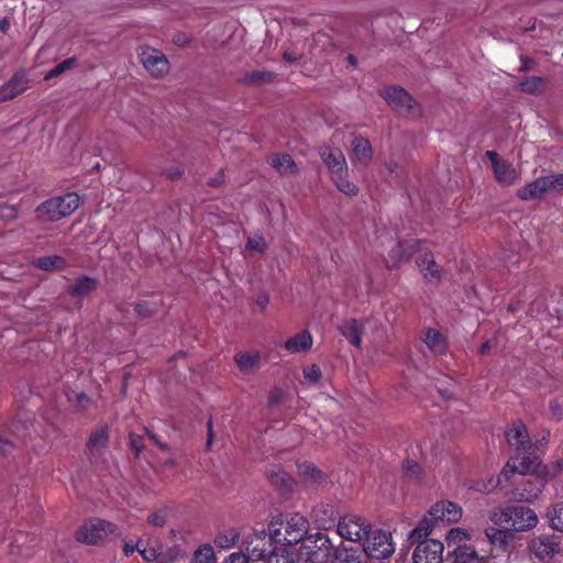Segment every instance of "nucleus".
<instances>
[{
  "instance_id": "obj_1",
  "label": "nucleus",
  "mask_w": 563,
  "mask_h": 563,
  "mask_svg": "<svg viewBox=\"0 0 563 563\" xmlns=\"http://www.w3.org/2000/svg\"><path fill=\"white\" fill-rule=\"evenodd\" d=\"M462 517V508L452 501L435 503L428 514L409 533L411 544L417 543L412 554L413 563H442L444 545L437 539H427L435 528L457 522Z\"/></svg>"
},
{
  "instance_id": "obj_2",
  "label": "nucleus",
  "mask_w": 563,
  "mask_h": 563,
  "mask_svg": "<svg viewBox=\"0 0 563 563\" xmlns=\"http://www.w3.org/2000/svg\"><path fill=\"white\" fill-rule=\"evenodd\" d=\"M509 473L516 475V478L514 479L515 487L512 490V496L515 499L531 503L540 496L544 488L543 481L533 475L527 476L522 473L517 474L516 466H511L509 463H507L504 470L501 471V474L498 477L496 484H494L492 479L487 484L477 483L473 488L476 489L477 492L487 494L492 492L496 487V485L501 483V477H505L507 479Z\"/></svg>"
},
{
  "instance_id": "obj_3",
  "label": "nucleus",
  "mask_w": 563,
  "mask_h": 563,
  "mask_svg": "<svg viewBox=\"0 0 563 563\" xmlns=\"http://www.w3.org/2000/svg\"><path fill=\"white\" fill-rule=\"evenodd\" d=\"M309 529V521L300 514H291L285 519L273 518L269 523L271 538L278 545L289 547L302 542Z\"/></svg>"
},
{
  "instance_id": "obj_4",
  "label": "nucleus",
  "mask_w": 563,
  "mask_h": 563,
  "mask_svg": "<svg viewBox=\"0 0 563 563\" xmlns=\"http://www.w3.org/2000/svg\"><path fill=\"white\" fill-rule=\"evenodd\" d=\"M80 205V197L76 192H67L43 201L35 210L38 220L56 222L73 214Z\"/></svg>"
},
{
  "instance_id": "obj_5",
  "label": "nucleus",
  "mask_w": 563,
  "mask_h": 563,
  "mask_svg": "<svg viewBox=\"0 0 563 563\" xmlns=\"http://www.w3.org/2000/svg\"><path fill=\"white\" fill-rule=\"evenodd\" d=\"M334 553L331 540L322 532L306 537L301 544V554L311 563H328Z\"/></svg>"
},
{
  "instance_id": "obj_6",
  "label": "nucleus",
  "mask_w": 563,
  "mask_h": 563,
  "mask_svg": "<svg viewBox=\"0 0 563 563\" xmlns=\"http://www.w3.org/2000/svg\"><path fill=\"white\" fill-rule=\"evenodd\" d=\"M498 523L507 526L510 531H526L537 526L538 517L532 509L514 505L503 509Z\"/></svg>"
},
{
  "instance_id": "obj_7",
  "label": "nucleus",
  "mask_w": 563,
  "mask_h": 563,
  "mask_svg": "<svg viewBox=\"0 0 563 563\" xmlns=\"http://www.w3.org/2000/svg\"><path fill=\"white\" fill-rule=\"evenodd\" d=\"M379 95L401 115L419 117L421 109L417 101L401 87L391 86L380 90Z\"/></svg>"
},
{
  "instance_id": "obj_8",
  "label": "nucleus",
  "mask_w": 563,
  "mask_h": 563,
  "mask_svg": "<svg viewBox=\"0 0 563 563\" xmlns=\"http://www.w3.org/2000/svg\"><path fill=\"white\" fill-rule=\"evenodd\" d=\"M363 545L365 553L376 560L386 559L395 551L390 532L382 529L371 530Z\"/></svg>"
},
{
  "instance_id": "obj_9",
  "label": "nucleus",
  "mask_w": 563,
  "mask_h": 563,
  "mask_svg": "<svg viewBox=\"0 0 563 563\" xmlns=\"http://www.w3.org/2000/svg\"><path fill=\"white\" fill-rule=\"evenodd\" d=\"M119 533L118 526L107 520L96 519L76 531V540L87 544H97L107 536Z\"/></svg>"
},
{
  "instance_id": "obj_10",
  "label": "nucleus",
  "mask_w": 563,
  "mask_h": 563,
  "mask_svg": "<svg viewBox=\"0 0 563 563\" xmlns=\"http://www.w3.org/2000/svg\"><path fill=\"white\" fill-rule=\"evenodd\" d=\"M371 530V525L366 519L357 515H345L340 518L338 523V533L353 542L364 541Z\"/></svg>"
},
{
  "instance_id": "obj_11",
  "label": "nucleus",
  "mask_w": 563,
  "mask_h": 563,
  "mask_svg": "<svg viewBox=\"0 0 563 563\" xmlns=\"http://www.w3.org/2000/svg\"><path fill=\"white\" fill-rule=\"evenodd\" d=\"M561 542L555 536H540L533 538L529 544V551L533 563H548L556 551H562Z\"/></svg>"
},
{
  "instance_id": "obj_12",
  "label": "nucleus",
  "mask_w": 563,
  "mask_h": 563,
  "mask_svg": "<svg viewBox=\"0 0 563 563\" xmlns=\"http://www.w3.org/2000/svg\"><path fill=\"white\" fill-rule=\"evenodd\" d=\"M424 243L426 240L420 239L399 241L388 253L387 268H397L402 263L408 262L416 253L422 251Z\"/></svg>"
},
{
  "instance_id": "obj_13",
  "label": "nucleus",
  "mask_w": 563,
  "mask_h": 563,
  "mask_svg": "<svg viewBox=\"0 0 563 563\" xmlns=\"http://www.w3.org/2000/svg\"><path fill=\"white\" fill-rule=\"evenodd\" d=\"M278 547V543L271 538V531H255L250 541L246 542V551L253 561H265Z\"/></svg>"
},
{
  "instance_id": "obj_14",
  "label": "nucleus",
  "mask_w": 563,
  "mask_h": 563,
  "mask_svg": "<svg viewBox=\"0 0 563 563\" xmlns=\"http://www.w3.org/2000/svg\"><path fill=\"white\" fill-rule=\"evenodd\" d=\"M140 62L153 77H162L169 70L168 58L158 49L145 46L139 53Z\"/></svg>"
},
{
  "instance_id": "obj_15",
  "label": "nucleus",
  "mask_w": 563,
  "mask_h": 563,
  "mask_svg": "<svg viewBox=\"0 0 563 563\" xmlns=\"http://www.w3.org/2000/svg\"><path fill=\"white\" fill-rule=\"evenodd\" d=\"M323 164L331 174V178L336 175H347V165L344 154L340 148L323 146L319 151Z\"/></svg>"
},
{
  "instance_id": "obj_16",
  "label": "nucleus",
  "mask_w": 563,
  "mask_h": 563,
  "mask_svg": "<svg viewBox=\"0 0 563 563\" xmlns=\"http://www.w3.org/2000/svg\"><path fill=\"white\" fill-rule=\"evenodd\" d=\"M506 439L508 444L514 448L518 454H527L531 449V441L527 427L521 421L515 422L507 431Z\"/></svg>"
},
{
  "instance_id": "obj_17",
  "label": "nucleus",
  "mask_w": 563,
  "mask_h": 563,
  "mask_svg": "<svg viewBox=\"0 0 563 563\" xmlns=\"http://www.w3.org/2000/svg\"><path fill=\"white\" fill-rule=\"evenodd\" d=\"M27 78L24 70H18L0 87V102L14 99L27 89Z\"/></svg>"
},
{
  "instance_id": "obj_18",
  "label": "nucleus",
  "mask_w": 563,
  "mask_h": 563,
  "mask_svg": "<svg viewBox=\"0 0 563 563\" xmlns=\"http://www.w3.org/2000/svg\"><path fill=\"white\" fill-rule=\"evenodd\" d=\"M98 286L99 280L97 278L81 275L74 279V282L67 287L66 291L71 297L82 298L97 290Z\"/></svg>"
},
{
  "instance_id": "obj_19",
  "label": "nucleus",
  "mask_w": 563,
  "mask_h": 563,
  "mask_svg": "<svg viewBox=\"0 0 563 563\" xmlns=\"http://www.w3.org/2000/svg\"><path fill=\"white\" fill-rule=\"evenodd\" d=\"M549 191L548 178L545 176L539 177L533 181L521 187L517 191V197L520 200L528 201L540 199Z\"/></svg>"
},
{
  "instance_id": "obj_20",
  "label": "nucleus",
  "mask_w": 563,
  "mask_h": 563,
  "mask_svg": "<svg viewBox=\"0 0 563 563\" xmlns=\"http://www.w3.org/2000/svg\"><path fill=\"white\" fill-rule=\"evenodd\" d=\"M340 333L355 347H361L364 324L354 318L346 319L339 325Z\"/></svg>"
},
{
  "instance_id": "obj_21",
  "label": "nucleus",
  "mask_w": 563,
  "mask_h": 563,
  "mask_svg": "<svg viewBox=\"0 0 563 563\" xmlns=\"http://www.w3.org/2000/svg\"><path fill=\"white\" fill-rule=\"evenodd\" d=\"M109 442L108 427H100L93 430L86 444V453L95 457L101 453Z\"/></svg>"
},
{
  "instance_id": "obj_22",
  "label": "nucleus",
  "mask_w": 563,
  "mask_h": 563,
  "mask_svg": "<svg viewBox=\"0 0 563 563\" xmlns=\"http://www.w3.org/2000/svg\"><path fill=\"white\" fill-rule=\"evenodd\" d=\"M313 340L312 335L308 330H302L296 335L289 338L284 347L289 353H306L312 346Z\"/></svg>"
},
{
  "instance_id": "obj_23",
  "label": "nucleus",
  "mask_w": 563,
  "mask_h": 563,
  "mask_svg": "<svg viewBox=\"0 0 563 563\" xmlns=\"http://www.w3.org/2000/svg\"><path fill=\"white\" fill-rule=\"evenodd\" d=\"M234 362L242 373L249 374L260 368L261 355L257 351L238 352L234 355Z\"/></svg>"
},
{
  "instance_id": "obj_24",
  "label": "nucleus",
  "mask_w": 563,
  "mask_h": 563,
  "mask_svg": "<svg viewBox=\"0 0 563 563\" xmlns=\"http://www.w3.org/2000/svg\"><path fill=\"white\" fill-rule=\"evenodd\" d=\"M417 265L429 280H439L441 278V268L434 261L433 254L428 251L417 258Z\"/></svg>"
},
{
  "instance_id": "obj_25",
  "label": "nucleus",
  "mask_w": 563,
  "mask_h": 563,
  "mask_svg": "<svg viewBox=\"0 0 563 563\" xmlns=\"http://www.w3.org/2000/svg\"><path fill=\"white\" fill-rule=\"evenodd\" d=\"M271 484L279 490L282 495L290 494L295 486L294 478L284 471H271L268 473Z\"/></svg>"
},
{
  "instance_id": "obj_26",
  "label": "nucleus",
  "mask_w": 563,
  "mask_h": 563,
  "mask_svg": "<svg viewBox=\"0 0 563 563\" xmlns=\"http://www.w3.org/2000/svg\"><path fill=\"white\" fill-rule=\"evenodd\" d=\"M493 172L496 180L504 186L512 185L518 177L514 166L504 159L493 166Z\"/></svg>"
},
{
  "instance_id": "obj_27",
  "label": "nucleus",
  "mask_w": 563,
  "mask_h": 563,
  "mask_svg": "<svg viewBox=\"0 0 563 563\" xmlns=\"http://www.w3.org/2000/svg\"><path fill=\"white\" fill-rule=\"evenodd\" d=\"M423 342L433 354L442 355L446 352L448 345L442 333L437 329H427Z\"/></svg>"
},
{
  "instance_id": "obj_28",
  "label": "nucleus",
  "mask_w": 563,
  "mask_h": 563,
  "mask_svg": "<svg viewBox=\"0 0 563 563\" xmlns=\"http://www.w3.org/2000/svg\"><path fill=\"white\" fill-rule=\"evenodd\" d=\"M299 475L303 481L311 485H321L325 483L327 476L312 463L303 462L297 465Z\"/></svg>"
},
{
  "instance_id": "obj_29",
  "label": "nucleus",
  "mask_w": 563,
  "mask_h": 563,
  "mask_svg": "<svg viewBox=\"0 0 563 563\" xmlns=\"http://www.w3.org/2000/svg\"><path fill=\"white\" fill-rule=\"evenodd\" d=\"M451 563H479L481 558L477 552L470 545H457L449 552ZM449 560V558L446 559Z\"/></svg>"
},
{
  "instance_id": "obj_30",
  "label": "nucleus",
  "mask_w": 563,
  "mask_h": 563,
  "mask_svg": "<svg viewBox=\"0 0 563 563\" xmlns=\"http://www.w3.org/2000/svg\"><path fill=\"white\" fill-rule=\"evenodd\" d=\"M268 162L279 174L292 175L297 173L296 164L289 154H275L269 157Z\"/></svg>"
},
{
  "instance_id": "obj_31",
  "label": "nucleus",
  "mask_w": 563,
  "mask_h": 563,
  "mask_svg": "<svg viewBox=\"0 0 563 563\" xmlns=\"http://www.w3.org/2000/svg\"><path fill=\"white\" fill-rule=\"evenodd\" d=\"M485 534L489 542L500 550L506 549L509 538L512 537V532L508 529L507 526H505L504 529L489 527L485 530Z\"/></svg>"
},
{
  "instance_id": "obj_32",
  "label": "nucleus",
  "mask_w": 563,
  "mask_h": 563,
  "mask_svg": "<svg viewBox=\"0 0 563 563\" xmlns=\"http://www.w3.org/2000/svg\"><path fill=\"white\" fill-rule=\"evenodd\" d=\"M352 151L355 157L364 163H368L373 156V150L368 139L355 136L352 141Z\"/></svg>"
},
{
  "instance_id": "obj_33",
  "label": "nucleus",
  "mask_w": 563,
  "mask_h": 563,
  "mask_svg": "<svg viewBox=\"0 0 563 563\" xmlns=\"http://www.w3.org/2000/svg\"><path fill=\"white\" fill-rule=\"evenodd\" d=\"M34 266L46 272L62 271L66 267V261L64 257L58 255L42 256L34 261Z\"/></svg>"
},
{
  "instance_id": "obj_34",
  "label": "nucleus",
  "mask_w": 563,
  "mask_h": 563,
  "mask_svg": "<svg viewBox=\"0 0 563 563\" xmlns=\"http://www.w3.org/2000/svg\"><path fill=\"white\" fill-rule=\"evenodd\" d=\"M162 299L157 300H141L134 303V311L140 318H150L158 312L162 307Z\"/></svg>"
},
{
  "instance_id": "obj_35",
  "label": "nucleus",
  "mask_w": 563,
  "mask_h": 563,
  "mask_svg": "<svg viewBox=\"0 0 563 563\" xmlns=\"http://www.w3.org/2000/svg\"><path fill=\"white\" fill-rule=\"evenodd\" d=\"M550 527L563 532V500L553 504L547 512Z\"/></svg>"
},
{
  "instance_id": "obj_36",
  "label": "nucleus",
  "mask_w": 563,
  "mask_h": 563,
  "mask_svg": "<svg viewBox=\"0 0 563 563\" xmlns=\"http://www.w3.org/2000/svg\"><path fill=\"white\" fill-rule=\"evenodd\" d=\"M275 78V74L266 70H252L244 75L242 82L247 85H261L271 82Z\"/></svg>"
},
{
  "instance_id": "obj_37",
  "label": "nucleus",
  "mask_w": 563,
  "mask_h": 563,
  "mask_svg": "<svg viewBox=\"0 0 563 563\" xmlns=\"http://www.w3.org/2000/svg\"><path fill=\"white\" fill-rule=\"evenodd\" d=\"M402 473L406 478L412 482H421L423 477V470L421 465L418 462L409 459H406L402 462Z\"/></svg>"
},
{
  "instance_id": "obj_38",
  "label": "nucleus",
  "mask_w": 563,
  "mask_h": 563,
  "mask_svg": "<svg viewBox=\"0 0 563 563\" xmlns=\"http://www.w3.org/2000/svg\"><path fill=\"white\" fill-rule=\"evenodd\" d=\"M239 538L240 533L235 529H229L216 537L214 544L220 549H229L238 542Z\"/></svg>"
},
{
  "instance_id": "obj_39",
  "label": "nucleus",
  "mask_w": 563,
  "mask_h": 563,
  "mask_svg": "<svg viewBox=\"0 0 563 563\" xmlns=\"http://www.w3.org/2000/svg\"><path fill=\"white\" fill-rule=\"evenodd\" d=\"M544 84V79L538 76L526 77L519 82L520 90L527 93H538L540 92L542 86Z\"/></svg>"
},
{
  "instance_id": "obj_40",
  "label": "nucleus",
  "mask_w": 563,
  "mask_h": 563,
  "mask_svg": "<svg viewBox=\"0 0 563 563\" xmlns=\"http://www.w3.org/2000/svg\"><path fill=\"white\" fill-rule=\"evenodd\" d=\"M347 175H336L332 177L333 183L335 184L336 188L345 194L346 196H356L358 192V187L346 179Z\"/></svg>"
},
{
  "instance_id": "obj_41",
  "label": "nucleus",
  "mask_w": 563,
  "mask_h": 563,
  "mask_svg": "<svg viewBox=\"0 0 563 563\" xmlns=\"http://www.w3.org/2000/svg\"><path fill=\"white\" fill-rule=\"evenodd\" d=\"M194 563H212L214 551L210 544L200 545L194 553Z\"/></svg>"
},
{
  "instance_id": "obj_42",
  "label": "nucleus",
  "mask_w": 563,
  "mask_h": 563,
  "mask_svg": "<svg viewBox=\"0 0 563 563\" xmlns=\"http://www.w3.org/2000/svg\"><path fill=\"white\" fill-rule=\"evenodd\" d=\"M265 563H295L292 556L284 549L278 545L272 554L264 561Z\"/></svg>"
},
{
  "instance_id": "obj_43",
  "label": "nucleus",
  "mask_w": 563,
  "mask_h": 563,
  "mask_svg": "<svg viewBox=\"0 0 563 563\" xmlns=\"http://www.w3.org/2000/svg\"><path fill=\"white\" fill-rule=\"evenodd\" d=\"M266 249H267V244L262 234H257V235L247 238L245 250L256 251L262 254L266 251Z\"/></svg>"
},
{
  "instance_id": "obj_44",
  "label": "nucleus",
  "mask_w": 563,
  "mask_h": 563,
  "mask_svg": "<svg viewBox=\"0 0 563 563\" xmlns=\"http://www.w3.org/2000/svg\"><path fill=\"white\" fill-rule=\"evenodd\" d=\"M76 57H69L64 59L63 62L58 63L54 68H52L45 78L49 79L59 76L64 71L74 67L76 65Z\"/></svg>"
},
{
  "instance_id": "obj_45",
  "label": "nucleus",
  "mask_w": 563,
  "mask_h": 563,
  "mask_svg": "<svg viewBox=\"0 0 563 563\" xmlns=\"http://www.w3.org/2000/svg\"><path fill=\"white\" fill-rule=\"evenodd\" d=\"M167 517H168V509L162 508V509H158V510L150 514L147 517V522L153 527L162 528L166 525Z\"/></svg>"
},
{
  "instance_id": "obj_46",
  "label": "nucleus",
  "mask_w": 563,
  "mask_h": 563,
  "mask_svg": "<svg viewBox=\"0 0 563 563\" xmlns=\"http://www.w3.org/2000/svg\"><path fill=\"white\" fill-rule=\"evenodd\" d=\"M130 446L135 456H139L144 449V435L135 432L129 433Z\"/></svg>"
},
{
  "instance_id": "obj_47",
  "label": "nucleus",
  "mask_w": 563,
  "mask_h": 563,
  "mask_svg": "<svg viewBox=\"0 0 563 563\" xmlns=\"http://www.w3.org/2000/svg\"><path fill=\"white\" fill-rule=\"evenodd\" d=\"M548 178L549 190L562 191L563 190V173L545 176Z\"/></svg>"
},
{
  "instance_id": "obj_48",
  "label": "nucleus",
  "mask_w": 563,
  "mask_h": 563,
  "mask_svg": "<svg viewBox=\"0 0 563 563\" xmlns=\"http://www.w3.org/2000/svg\"><path fill=\"white\" fill-rule=\"evenodd\" d=\"M303 376L308 382L316 384L321 378V371L317 365H311L303 369Z\"/></svg>"
},
{
  "instance_id": "obj_49",
  "label": "nucleus",
  "mask_w": 563,
  "mask_h": 563,
  "mask_svg": "<svg viewBox=\"0 0 563 563\" xmlns=\"http://www.w3.org/2000/svg\"><path fill=\"white\" fill-rule=\"evenodd\" d=\"M139 553L142 555V558L146 561V562H153L155 561L159 553L157 551V549L155 548H141V545L139 544Z\"/></svg>"
},
{
  "instance_id": "obj_50",
  "label": "nucleus",
  "mask_w": 563,
  "mask_h": 563,
  "mask_svg": "<svg viewBox=\"0 0 563 563\" xmlns=\"http://www.w3.org/2000/svg\"><path fill=\"white\" fill-rule=\"evenodd\" d=\"M268 303H269V295L265 291L260 292L254 299V305L256 308H258V310L261 312L266 310Z\"/></svg>"
},
{
  "instance_id": "obj_51",
  "label": "nucleus",
  "mask_w": 563,
  "mask_h": 563,
  "mask_svg": "<svg viewBox=\"0 0 563 563\" xmlns=\"http://www.w3.org/2000/svg\"><path fill=\"white\" fill-rule=\"evenodd\" d=\"M18 217V210L13 206H0V219L8 218L13 220Z\"/></svg>"
},
{
  "instance_id": "obj_52",
  "label": "nucleus",
  "mask_w": 563,
  "mask_h": 563,
  "mask_svg": "<svg viewBox=\"0 0 563 563\" xmlns=\"http://www.w3.org/2000/svg\"><path fill=\"white\" fill-rule=\"evenodd\" d=\"M467 537L466 532L460 528H451L446 534L449 543L454 540H462Z\"/></svg>"
},
{
  "instance_id": "obj_53",
  "label": "nucleus",
  "mask_w": 563,
  "mask_h": 563,
  "mask_svg": "<svg viewBox=\"0 0 563 563\" xmlns=\"http://www.w3.org/2000/svg\"><path fill=\"white\" fill-rule=\"evenodd\" d=\"M283 399V390L279 388H274L271 390L268 395V406L274 407Z\"/></svg>"
},
{
  "instance_id": "obj_54",
  "label": "nucleus",
  "mask_w": 563,
  "mask_h": 563,
  "mask_svg": "<svg viewBox=\"0 0 563 563\" xmlns=\"http://www.w3.org/2000/svg\"><path fill=\"white\" fill-rule=\"evenodd\" d=\"M173 42L180 47H185L190 43V37L183 32H178L174 35Z\"/></svg>"
},
{
  "instance_id": "obj_55",
  "label": "nucleus",
  "mask_w": 563,
  "mask_h": 563,
  "mask_svg": "<svg viewBox=\"0 0 563 563\" xmlns=\"http://www.w3.org/2000/svg\"><path fill=\"white\" fill-rule=\"evenodd\" d=\"M144 432H145V434L150 438V440H152V441H153V443H154V444H155L159 450H162V451H167V450H168V445H167L166 443H163V442L159 440V438H158L155 433L151 432V431H150L148 429H146V428L144 429Z\"/></svg>"
},
{
  "instance_id": "obj_56",
  "label": "nucleus",
  "mask_w": 563,
  "mask_h": 563,
  "mask_svg": "<svg viewBox=\"0 0 563 563\" xmlns=\"http://www.w3.org/2000/svg\"><path fill=\"white\" fill-rule=\"evenodd\" d=\"M250 555H245L243 553H232L229 558V560L225 561V563H250Z\"/></svg>"
},
{
  "instance_id": "obj_57",
  "label": "nucleus",
  "mask_w": 563,
  "mask_h": 563,
  "mask_svg": "<svg viewBox=\"0 0 563 563\" xmlns=\"http://www.w3.org/2000/svg\"><path fill=\"white\" fill-rule=\"evenodd\" d=\"M91 402L90 397L85 393H79L76 395V405L80 409H86Z\"/></svg>"
},
{
  "instance_id": "obj_58",
  "label": "nucleus",
  "mask_w": 563,
  "mask_h": 563,
  "mask_svg": "<svg viewBox=\"0 0 563 563\" xmlns=\"http://www.w3.org/2000/svg\"><path fill=\"white\" fill-rule=\"evenodd\" d=\"M140 543H141V541H139L136 544L132 540L124 541V545H123L124 555L125 556H130L135 551H139V544Z\"/></svg>"
},
{
  "instance_id": "obj_59",
  "label": "nucleus",
  "mask_w": 563,
  "mask_h": 563,
  "mask_svg": "<svg viewBox=\"0 0 563 563\" xmlns=\"http://www.w3.org/2000/svg\"><path fill=\"white\" fill-rule=\"evenodd\" d=\"M224 183V174L220 170L214 177L208 179L207 184L210 187H219Z\"/></svg>"
},
{
  "instance_id": "obj_60",
  "label": "nucleus",
  "mask_w": 563,
  "mask_h": 563,
  "mask_svg": "<svg viewBox=\"0 0 563 563\" xmlns=\"http://www.w3.org/2000/svg\"><path fill=\"white\" fill-rule=\"evenodd\" d=\"M184 174V169L180 168V167H174V168H169L165 172V175L167 176V178H169L170 180H175V179H178L183 176Z\"/></svg>"
},
{
  "instance_id": "obj_61",
  "label": "nucleus",
  "mask_w": 563,
  "mask_h": 563,
  "mask_svg": "<svg viewBox=\"0 0 563 563\" xmlns=\"http://www.w3.org/2000/svg\"><path fill=\"white\" fill-rule=\"evenodd\" d=\"M13 449L12 442L0 437V454H7Z\"/></svg>"
},
{
  "instance_id": "obj_62",
  "label": "nucleus",
  "mask_w": 563,
  "mask_h": 563,
  "mask_svg": "<svg viewBox=\"0 0 563 563\" xmlns=\"http://www.w3.org/2000/svg\"><path fill=\"white\" fill-rule=\"evenodd\" d=\"M521 66L519 68L520 71H528L531 69V66L533 64L532 59L527 56L520 57Z\"/></svg>"
},
{
  "instance_id": "obj_63",
  "label": "nucleus",
  "mask_w": 563,
  "mask_h": 563,
  "mask_svg": "<svg viewBox=\"0 0 563 563\" xmlns=\"http://www.w3.org/2000/svg\"><path fill=\"white\" fill-rule=\"evenodd\" d=\"M485 156L490 161L492 167L501 161L498 153L495 151H486Z\"/></svg>"
},
{
  "instance_id": "obj_64",
  "label": "nucleus",
  "mask_w": 563,
  "mask_h": 563,
  "mask_svg": "<svg viewBox=\"0 0 563 563\" xmlns=\"http://www.w3.org/2000/svg\"><path fill=\"white\" fill-rule=\"evenodd\" d=\"M548 563H563V550L556 551V555L551 558Z\"/></svg>"
}]
</instances>
